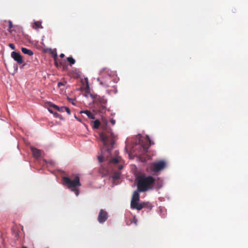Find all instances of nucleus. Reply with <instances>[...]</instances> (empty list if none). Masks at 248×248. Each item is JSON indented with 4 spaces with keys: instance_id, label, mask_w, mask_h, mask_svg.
I'll return each instance as SVG.
<instances>
[{
    "instance_id": "a878e982",
    "label": "nucleus",
    "mask_w": 248,
    "mask_h": 248,
    "mask_svg": "<svg viewBox=\"0 0 248 248\" xmlns=\"http://www.w3.org/2000/svg\"><path fill=\"white\" fill-rule=\"evenodd\" d=\"M132 220L133 221H134V223L136 225H137V219L135 217H134L133 218H132Z\"/></svg>"
},
{
    "instance_id": "4be33fe9",
    "label": "nucleus",
    "mask_w": 248,
    "mask_h": 248,
    "mask_svg": "<svg viewBox=\"0 0 248 248\" xmlns=\"http://www.w3.org/2000/svg\"><path fill=\"white\" fill-rule=\"evenodd\" d=\"M53 115H54V116L56 117V118H59L61 119H62V115H60V114H59L57 112H54L53 113Z\"/></svg>"
},
{
    "instance_id": "9d476101",
    "label": "nucleus",
    "mask_w": 248,
    "mask_h": 248,
    "mask_svg": "<svg viewBox=\"0 0 248 248\" xmlns=\"http://www.w3.org/2000/svg\"><path fill=\"white\" fill-rule=\"evenodd\" d=\"M33 156L35 158H39L41 156V151L35 147L31 148Z\"/></svg>"
},
{
    "instance_id": "20e7f679",
    "label": "nucleus",
    "mask_w": 248,
    "mask_h": 248,
    "mask_svg": "<svg viewBox=\"0 0 248 248\" xmlns=\"http://www.w3.org/2000/svg\"><path fill=\"white\" fill-rule=\"evenodd\" d=\"M153 144H154V143L150 140L148 135H146L145 138L140 139L136 148V149L137 148L140 149L138 155H140L147 153L148 148Z\"/></svg>"
},
{
    "instance_id": "412c9836",
    "label": "nucleus",
    "mask_w": 248,
    "mask_h": 248,
    "mask_svg": "<svg viewBox=\"0 0 248 248\" xmlns=\"http://www.w3.org/2000/svg\"><path fill=\"white\" fill-rule=\"evenodd\" d=\"M67 61L70 63V65L74 64L75 63V60L72 57L67 58Z\"/></svg>"
},
{
    "instance_id": "e433bc0d",
    "label": "nucleus",
    "mask_w": 248,
    "mask_h": 248,
    "mask_svg": "<svg viewBox=\"0 0 248 248\" xmlns=\"http://www.w3.org/2000/svg\"><path fill=\"white\" fill-rule=\"evenodd\" d=\"M130 221H131V222H130V224L132 223V220H130Z\"/></svg>"
},
{
    "instance_id": "393cba45",
    "label": "nucleus",
    "mask_w": 248,
    "mask_h": 248,
    "mask_svg": "<svg viewBox=\"0 0 248 248\" xmlns=\"http://www.w3.org/2000/svg\"><path fill=\"white\" fill-rule=\"evenodd\" d=\"M65 111L67 112L68 114H69V115L71 114L70 110L68 108L65 107Z\"/></svg>"
},
{
    "instance_id": "c85d7f7f",
    "label": "nucleus",
    "mask_w": 248,
    "mask_h": 248,
    "mask_svg": "<svg viewBox=\"0 0 248 248\" xmlns=\"http://www.w3.org/2000/svg\"><path fill=\"white\" fill-rule=\"evenodd\" d=\"M141 203L144 205V208L145 207H147V205H148V203H147L143 202Z\"/></svg>"
},
{
    "instance_id": "1a4fd4ad",
    "label": "nucleus",
    "mask_w": 248,
    "mask_h": 248,
    "mask_svg": "<svg viewBox=\"0 0 248 248\" xmlns=\"http://www.w3.org/2000/svg\"><path fill=\"white\" fill-rule=\"evenodd\" d=\"M11 57L18 64H21L23 62L22 57L20 54L18 52L13 51L11 53Z\"/></svg>"
},
{
    "instance_id": "aec40b11",
    "label": "nucleus",
    "mask_w": 248,
    "mask_h": 248,
    "mask_svg": "<svg viewBox=\"0 0 248 248\" xmlns=\"http://www.w3.org/2000/svg\"><path fill=\"white\" fill-rule=\"evenodd\" d=\"M57 52H55V58H54V64H55V65L56 66V67H58L59 65H62V62H58L57 61Z\"/></svg>"
},
{
    "instance_id": "7c9ffc66",
    "label": "nucleus",
    "mask_w": 248,
    "mask_h": 248,
    "mask_svg": "<svg viewBox=\"0 0 248 248\" xmlns=\"http://www.w3.org/2000/svg\"><path fill=\"white\" fill-rule=\"evenodd\" d=\"M60 57L62 58H63L64 57V54L63 53H62L60 54Z\"/></svg>"
},
{
    "instance_id": "5701e85b",
    "label": "nucleus",
    "mask_w": 248,
    "mask_h": 248,
    "mask_svg": "<svg viewBox=\"0 0 248 248\" xmlns=\"http://www.w3.org/2000/svg\"><path fill=\"white\" fill-rule=\"evenodd\" d=\"M13 50L15 49L16 47L13 44L10 43L8 45Z\"/></svg>"
},
{
    "instance_id": "f704fd0d",
    "label": "nucleus",
    "mask_w": 248,
    "mask_h": 248,
    "mask_svg": "<svg viewBox=\"0 0 248 248\" xmlns=\"http://www.w3.org/2000/svg\"><path fill=\"white\" fill-rule=\"evenodd\" d=\"M149 208H150V209L152 208V206L151 205H149L148 206Z\"/></svg>"
},
{
    "instance_id": "72a5a7b5",
    "label": "nucleus",
    "mask_w": 248,
    "mask_h": 248,
    "mask_svg": "<svg viewBox=\"0 0 248 248\" xmlns=\"http://www.w3.org/2000/svg\"><path fill=\"white\" fill-rule=\"evenodd\" d=\"M75 118H76V119H77L78 121H80V120L78 118L76 117V116H75Z\"/></svg>"
},
{
    "instance_id": "473e14b6",
    "label": "nucleus",
    "mask_w": 248,
    "mask_h": 248,
    "mask_svg": "<svg viewBox=\"0 0 248 248\" xmlns=\"http://www.w3.org/2000/svg\"><path fill=\"white\" fill-rule=\"evenodd\" d=\"M77 77H78L80 76V74H79V73H77Z\"/></svg>"
},
{
    "instance_id": "6ab92c4d",
    "label": "nucleus",
    "mask_w": 248,
    "mask_h": 248,
    "mask_svg": "<svg viewBox=\"0 0 248 248\" xmlns=\"http://www.w3.org/2000/svg\"><path fill=\"white\" fill-rule=\"evenodd\" d=\"M100 125V122L98 120H96L93 122V128L98 129Z\"/></svg>"
},
{
    "instance_id": "dca6fc26",
    "label": "nucleus",
    "mask_w": 248,
    "mask_h": 248,
    "mask_svg": "<svg viewBox=\"0 0 248 248\" xmlns=\"http://www.w3.org/2000/svg\"><path fill=\"white\" fill-rule=\"evenodd\" d=\"M42 22L41 21H36L32 25V28L34 29L43 28L41 25Z\"/></svg>"
},
{
    "instance_id": "0eeeda50",
    "label": "nucleus",
    "mask_w": 248,
    "mask_h": 248,
    "mask_svg": "<svg viewBox=\"0 0 248 248\" xmlns=\"http://www.w3.org/2000/svg\"><path fill=\"white\" fill-rule=\"evenodd\" d=\"M166 167V163L163 160H160L157 162L151 164V170L154 172H157L163 170Z\"/></svg>"
},
{
    "instance_id": "2eb2a0df",
    "label": "nucleus",
    "mask_w": 248,
    "mask_h": 248,
    "mask_svg": "<svg viewBox=\"0 0 248 248\" xmlns=\"http://www.w3.org/2000/svg\"><path fill=\"white\" fill-rule=\"evenodd\" d=\"M21 51L24 54H27L29 56H32L33 54L32 51L25 47H22Z\"/></svg>"
},
{
    "instance_id": "c756f323",
    "label": "nucleus",
    "mask_w": 248,
    "mask_h": 248,
    "mask_svg": "<svg viewBox=\"0 0 248 248\" xmlns=\"http://www.w3.org/2000/svg\"><path fill=\"white\" fill-rule=\"evenodd\" d=\"M56 52V50H55V51H52L51 52V54L53 55L54 56V58H55V52Z\"/></svg>"
},
{
    "instance_id": "9b49d317",
    "label": "nucleus",
    "mask_w": 248,
    "mask_h": 248,
    "mask_svg": "<svg viewBox=\"0 0 248 248\" xmlns=\"http://www.w3.org/2000/svg\"><path fill=\"white\" fill-rule=\"evenodd\" d=\"M138 190L137 191H135L133 192L132 198L131 201V203H132L134 202V203H136L137 202H138L140 201V194Z\"/></svg>"
},
{
    "instance_id": "cd10ccee",
    "label": "nucleus",
    "mask_w": 248,
    "mask_h": 248,
    "mask_svg": "<svg viewBox=\"0 0 248 248\" xmlns=\"http://www.w3.org/2000/svg\"><path fill=\"white\" fill-rule=\"evenodd\" d=\"M48 110L49 111V112L52 114H53V113H54V112H53V111L49 108H48Z\"/></svg>"
},
{
    "instance_id": "c9c22d12",
    "label": "nucleus",
    "mask_w": 248,
    "mask_h": 248,
    "mask_svg": "<svg viewBox=\"0 0 248 248\" xmlns=\"http://www.w3.org/2000/svg\"><path fill=\"white\" fill-rule=\"evenodd\" d=\"M22 248H27L26 247H25V246H24Z\"/></svg>"
},
{
    "instance_id": "2f4dec72",
    "label": "nucleus",
    "mask_w": 248,
    "mask_h": 248,
    "mask_svg": "<svg viewBox=\"0 0 248 248\" xmlns=\"http://www.w3.org/2000/svg\"><path fill=\"white\" fill-rule=\"evenodd\" d=\"M9 27L10 28H11L12 27V22L11 21L9 22Z\"/></svg>"
},
{
    "instance_id": "f257e3e1",
    "label": "nucleus",
    "mask_w": 248,
    "mask_h": 248,
    "mask_svg": "<svg viewBox=\"0 0 248 248\" xmlns=\"http://www.w3.org/2000/svg\"><path fill=\"white\" fill-rule=\"evenodd\" d=\"M101 140L103 143L102 148V155L98 156V160L100 162H103L106 155L110 154L111 150L113 148V145L116 140V136L112 133L111 129L106 130L100 134Z\"/></svg>"
},
{
    "instance_id": "4468645a",
    "label": "nucleus",
    "mask_w": 248,
    "mask_h": 248,
    "mask_svg": "<svg viewBox=\"0 0 248 248\" xmlns=\"http://www.w3.org/2000/svg\"><path fill=\"white\" fill-rule=\"evenodd\" d=\"M96 101L98 102L99 103V105H101L106 104L107 103V100L104 97L99 96L98 97L96 98Z\"/></svg>"
},
{
    "instance_id": "6e6552de",
    "label": "nucleus",
    "mask_w": 248,
    "mask_h": 248,
    "mask_svg": "<svg viewBox=\"0 0 248 248\" xmlns=\"http://www.w3.org/2000/svg\"><path fill=\"white\" fill-rule=\"evenodd\" d=\"M108 214L103 209H101L99 212L97 220L100 223L105 222L108 219Z\"/></svg>"
},
{
    "instance_id": "f8f14e48",
    "label": "nucleus",
    "mask_w": 248,
    "mask_h": 248,
    "mask_svg": "<svg viewBox=\"0 0 248 248\" xmlns=\"http://www.w3.org/2000/svg\"><path fill=\"white\" fill-rule=\"evenodd\" d=\"M130 206L132 209H136L138 210H140L144 208V205L141 203H139V202L136 203L134 202L131 203Z\"/></svg>"
},
{
    "instance_id": "a211bd4d",
    "label": "nucleus",
    "mask_w": 248,
    "mask_h": 248,
    "mask_svg": "<svg viewBox=\"0 0 248 248\" xmlns=\"http://www.w3.org/2000/svg\"><path fill=\"white\" fill-rule=\"evenodd\" d=\"M98 107L99 111L101 113H104L105 112L106 108V104L99 105Z\"/></svg>"
},
{
    "instance_id": "ddd939ff",
    "label": "nucleus",
    "mask_w": 248,
    "mask_h": 248,
    "mask_svg": "<svg viewBox=\"0 0 248 248\" xmlns=\"http://www.w3.org/2000/svg\"><path fill=\"white\" fill-rule=\"evenodd\" d=\"M50 107H52L53 108H54L56 109V110H58L59 111H60V112H64L65 111V107H59V106L55 105V104H51L50 105Z\"/></svg>"
},
{
    "instance_id": "bb28decb",
    "label": "nucleus",
    "mask_w": 248,
    "mask_h": 248,
    "mask_svg": "<svg viewBox=\"0 0 248 248\" xmlns=\"http://www.w3.org/2000/svg\"><path fill=\"white\" fill-rule=\"evenodd\" d=\"M110 123L112 125H114L115 124V120L113 119H111L110 120Z\"/></svg>"
},
{
    "instance_id": "7ed1b4c3",
    "label": "nucleus",
    "mask_w": 248,
    "mask_h": 248,
    "mask_svg": "<svg viewBox=\"0 0 248 248\" xmlns=\"http://www.w3.org/2000/svg\"><path fill=\"white\" fill-rule=\"evenodd\" d=\"M62 180L63 185L73 191L77 196L79 195L78 187L80 186L81 184L78 175L71 176V177L64 176L62 177Z\"/></svg>"
},
{
    "instance_id": "f3484780",
    "label": "nucleus",
    "mask_w": 248,
    "mask_h": 248,
    "mask_svg": "<svg viewBox=\"0 0 248 248\" xmlns=\"http://www.w3.org/2000/svg\"><path fill=\"white\" fill-rule=\"evenodd\" d=\"M83 112L86 114L89 118L92 119H94L95 118L94 115L89 110H86Z\"/></svg>"
},
{
    "instance_id": "b1692460",
    "label": "nucleus",
    "mask_w": 248,
    "mask_h": 248,
    "mask_svg": "<svg viewBox=\"0 0 248 248\" xmlns=\"http://www.w3.org/2000/svg\"><path fill=\"white\" fill-rule=\"evenodd\" d=\"M65 83H66V82H65V83H63V82H58V86L59 87H61V86H64V85H65Z\"/></svg>"
},
{
    "instance_id": "39448f33",
    "label": "nucleus",
    "mask_w": 248,
    "mask_h": 248,
    "mask_svg": "<svg viewBox=\"0 0 248 248\" xmlns=\"http://www.w3.org/2000/svg\"><path fill=\"white\" fill-rule=\"evenodd\" d=\"M111 74V71L109 68L104 67L101 69L99 75L102 77V80H100L99 78L97 79L100 81V84L105 87H108L109 86Z\"/></svg>"
},
{
    "instance_id": "f03ea898",
    "label": "nucleus",
    "mask_w": 248,
    "mask_h": 248,
    "mask_svg": "<svg viewBox=\"0 0 248 248\" xmlns=\"http://www.w3.org/2000/svg\"><path fill=\"white\" fill-rule=\"evenodd\" d=\"M137 190L140 192H145L153 189L155 179L151 175L140 174L136 176Z\"/></svg>"
},
{
    "instance_id": "423d86ee",
    "label": "nucleus",
    "mask_w": 248,
    "mask_h": 248,
    "mask_svg": "<svg viewBox=\"0 0 248 248\" xmlns=\"http://www.w3.org/2000/svg\"><path fill=\"white\" fill-rule=\"evenodd\" d=\"M121 158L119 156L112 158L109 163L113 165L114 172L112 175V178L114 180H117L120 177V170L123 168L122 165L119 164Z\"/></svg>"
}]
</instances>
